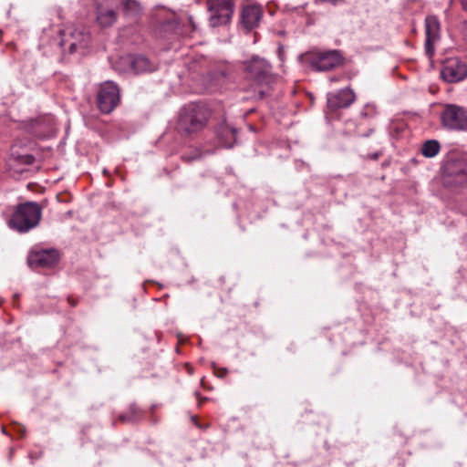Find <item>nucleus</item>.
<instances>
[{
    "instance_id": "14",
    "label": "nucleus",
    "mask_w": 467,
    "mask_h": 467,
    "mask_svg": "<svg viewBox=\"0 0 467 467\" xmlns=\"http://www.w3.org/2000/svg\"><path fill=\"white\" fill-rule=\"evenodd\" d=\"M356 99L351 88H343L334 93L327 94V107L331 110L349 107Z\"/></svg>"
},
{
    "instance_id": "5",
    "label": "nucleus",
    "mask_w": 467,
    "mask_h": 467,
    "mask_svg": "<svg viewBox=\"0 0 467 467\" xmlns=\"http://www.w3.org/2000/svg\"><path fill=\"white\" fill-rule=\"evenodd\" d=\"M210 24L212 26L226 25L230 22L234 7V0H208Z\"/></svg>"
},
{
    "instance_id": "15",
    "label": "nucleus",
    "mask_w": 467,
    "mask_h": 467,
    "mask_svg": "<svg viewBox=\"0 0 467 467\" xmlns=\"http://www.w3.org/2000/svg\"><path fill=\"white\" fill-rule=\"evenodd\" d=\"M262 16L263 10L260 5H247L242 9L241 21L246 29L251 30L259 25Z\"/></svg>"
},
{
    "instance_id": "12",
    "label": "nucleus",
    "mask_w": 467,
    "mask_h": 467,
    "mask_svg": "<svg viewBox=\"0 0 467 467\" xmlns=\"http://www.w3.org/2000/svg\"><path fill=\"white\" fill-rule=\"evenodd\" d=\"M55 119L51 115H45L31 119L26 125V131L36 138H46L54 132Z\"/></svg>"
},
{
    "instance_id": "28",
    "label": "nucleus",
    "mask_w": 467,
    "mask_h": 467,
    "mask_svg": "<svg viewBox=\"0 0 467 467\" xmlns=\"http://www.w3.org/2000/svg\"><path fill=\"white\" fill-rule=\"evenodd\" d=\"M17 431L21 434V436H23L26 432V429L21 425H17Z\"/></svg>"
},
{
    "instance_id": "25",
    "label": "nucleus",
    "mask_w": 467,
    "mask_h": 467,
    "mask_svg": "<svg viewBox=\"0 0 467 467\" xmlns=\"http://www.w3.org/2000/svg\"><path fill=\"white\" fill-rule=\"evenodd\" d=\"M53 265H39V264H36V265H29V266L31 267V269L35 272H37V273H42L41 269L43 268H49L51 267Z\"/></svg>"
},
{
    "instance_id": "24",
    "label": "nucleus",
    "mask_w": 467,
    "mask_h": 467,
    "mask_svg": "<svg viewBox=\"0 0 467 467\" xmlns=\"http://www.w3.org/2000/svg\"><path fill=\"white\" fill-rule=\"evenodd\" d=\"M213 368L214 369V373L215 375L218 377V378H223L227 375L228 373V369L226 368H217L215 364L213 363Z\"/></svg>"
},
{
    "instance_id": "26",
    "label": "nucleus",
    "mask_w": 467,
    "mask_h": 467,
    "mask_svg": "<svg viewBox=\"0 0 467 467\" xmlns=\"http://www.w3.org/2000/svg\"><path fill=\"white\" fill-rule=\"evenodd\" d=\"M118 420L122 422V423H126V422H133L132 421V417L128 415L127 413H123V414H120L118 418Z\"/></svg>"
},
{
    "instance_id": "17",
    "label": "nucleus",
    "mask_w": 467,
    "mask_h": 467,
    "mask_svg": "<svg viewBox=\"0 0 467 467\" xmlns=\"http://www.w3.org/2000/svg\"><path fill=\"white\" fill-rule=\"evenodd\" d=\"M108 1L100 0L97 4V21L103 27L112 26L117 19L116 12L110 7L104 6Z\"/></svg>"
},
{
    "instance_id": "4",
    "label": "nucleus",
    "mask_w": 467,
    "mask_h": 467,
    "mask_svg": "<svg viewBox=\"0 0 467 467\" xmlns=\"http://www.w3.org/2000/svg\"><path fill=\"white\" fill-rule=\"evenodd\" d=\"M245 78L257 87L269 86L275 80L272 66L263 57L253 56L243 62Z\"/></svg>"
},
{
    "instance_id": "3",
    "label": "nucleus",
    "mask_w": 467,
    "mask_h": 467,
    "mask_svg": "<svg viewBox=\"0 0 467 467\" xmlns=\"http://www.w3.org/2000/svg\"><path fill=\"white\" fill-rule=\"evenodd\" d=\"M343 57L338 50H310L300 56L303 65L315 71H327L343 64Z\"/></svg>"
},
{
    "instance_id": "18",
    "label": "nucleus",
    "mask_w": 467,
    "mask_h": 467,
    "mask_svg": "<svg viewBox=\"0 0 467 467\" xmlns=\"http://www.w3.org/2000/svg\"><path fill=\"white\" fill-rule=\"evenodd\" d=\"M155 20L161 28L167 31L174 30L177 26L176 14L164 8L157 10Z\"/></svg>"
},
{
    "instance_id": "9",
    "label": "nucleus",
    "mask_w": 467,
    "mask_h": 467,
    "mask_svg": "<svg viewBox=\"0 0 467 467\" xmlns=\"http://www.w3.org/2000/svg\"><path fill=\"white\" fill-rule=\"evenodd\" d=\"M441 78L448 83H456L467 77V65L457 57L447 58L441 71Z\"/></svg>"
},
{
    "instance_id": "27",
    "label": "nucleus",
    "mask_w": 467,
    "mask_h": 467,
    "mask_svg": "<svg viewBox=\"0 0 467 467\" xmlns=\"http://www.w3.org/2000/svg\"><path fill=\"white\" fill-rule=\"evenodd\" d=\"M67 301H68L69 305H70L71 306H73V307H74V306H76L78 305V299H76V298H74V297H72V296H68V297H67Z\"/></svg>"
},
{
    "instance_id": "6",
    "label": "nucleus",
    "mask_w": 467,
    "mask_h": 467,
    "mask_svg": "<svg viewBox=\"0 0 467 467\" xmlns=\"http://www.w3.org/2000/svg\"><path fill=\"white\" fill-rule=\"evenodd\" d=\"M119 102V90L112 81L102 83L97 94V106L100 112L110 113Z\"/></svg>"
},
{
    "instance_id": "22",
    "label": "nucleus",
    "mask_w": 467,
    "mask_h": 467,
    "mask_svg": "<svg viewBox=\"0 0 467 467\" xmlns=\"http://www.w3.org/2000/svg\"><path fill=\"white\" fill-rule=\"evenodd\" d=\"M14 165H32L36 161V158L31 154H24V155H18L15 156L13 158Z\"/></svg>"
},
{
    "instance_id": "8",
    "label": "nucleus",
    "mask_w": 467,
    "mask_h": 467,
    "mask_svg": "<svg viewBox=\"0 0 467 467\" xmlns=\"http://www.w3.org/2000/svg\"><path fill=\"white\" fill-rule=\"evenodd\" d=\"M443 182L448 187L463 188L467 186V169L462 161H448L443 168Z\"/></svg>"
},
{
    "instance_id": "16",
    "label": "nucleus",
    "mask_w": 467,
    "mask_h": 467,
    "mask_svg": "<svg viewBox=\"0 0 467 467\" xmlns=\"http://www.w3.org/2000/svg\"><path fill=\"white\" fill-rule=\"evenodd\" d=\"M121 59L125 64L129 65L130 69L136 74L151 71L153 69L150 61L144 56L128 55Z\"/></svg>"
},
{
    "instance_id": "31",
    "label": "nucleus",
    "mask_w": 467,
    "mask_h": 467,
    "mask_svg": "<svg viewBox=\"0 0 467 467\" xmlns=\"http://www.w3.org/2000/svg\"><path fill=\"white\" fill-rule=\"evenodd\" d=\"M18 297H19V296H18L17 294H15V295H14V298H15L16 300H17V299H18Z\"/></svg>"
},
{
    "instance_id": "29",
    "label": "nucleus",
    "mask_w": 467,
    "mask_h": 467,
    "mask_svg": "<svg viewBox=\"0 0 467 467\" xmlns=\"http://www.w3.org/2000/svg\"><path fill=\"white\" fill-rule=\"evenodd\" d=\"M463 10L467 11V0H460Z\"/></svg>"
},
{
    "instance_id": "19",
    "label": "nucleus",
    "mask_w": 467,
    "mask_h": 467,
    "mask_svg": "<svg viewBox=\"0 0 467 467\" xmlns=\"http://www.w3.org/2000/svg\"><path fill=\"white\" fill-rule=\"evenodd\" d=\"M217 138L223 147L231 148L236 140V130L227 123H222L216 130Z\"/></svg>"
},
{
    "instance_id": "30",
    "label": "nucleus",
    "mask_w": 467,
    "mask_h": 467,
    "mask_svg": "<svg viewBox=\"0 0 467 467\" xmlns=\"http://www.w3.org/2000/svg\"><path fill=\"white\" fill-rule=\"evenodd\" d=\"M189 23L191 24V26H192V28H193V29H195V28H196L195 24L193 23V21H192V17H190V18H189Z\"/></svg>"
},
{
    "instance_id": "11",
    "label": "nucleus",
    "mask_w": 467,
    "mask_h": 467,
    "mask_svg": "<svg viewBox=\"0 0 467 467\" xmlns=\"http://www.w3.org/2000/svg\"><path fill=\"white\" fill-rule=\"evenodd\" d=\"M425 51L431 57L434 54V45L441 38V23L434 15H429L425 18Z\"/></svg>"
},
{
    "instance_id": "13",
    "label": "nucleus",
    "mask_w": 467,
    "mask_h": 467,
    "mask_svg": "<svg viewBox=\"0 0 467 467\" xmlns=\"http://www.w3.org/2000/svg\"><path fill=\"white\" fill-rule=\"evenodd\" d=\"M90 36L78 29L68 28L62 34V45H68L70 53L88 47Z\"/></svg>"
},
{
    "instance_id": "23",
    "label": "nucleus",
    "mask_w": 467,
    "mask_h": 467,
    "mask_svg": "<svg viewBox=\"0 0 467 467\" xmlns=\"http://www.w3.org/2000/svg\"><path fill=\"white\" fill-rule=\"evenodd\" d=\"M126 413L128 415L131 416L132 417V421L135 422L139 419V417L140 415V410L138 408V406L133 403V404L130 405L129 410Z\"/></svg>"
},
{
    "instance_id": "21",
    "label": "nucleus",
    "mask_w": 467,
    "mask_h": 467,
    "mask_svg": "<svg viewBox=\"0 0 467 467\" xmlns=\"http://www.w3.org/2000/svg\"><path fill=\"white\" fill-rule=\"evenodd\" d=\"M441 150V145L438 140H430L425 141L420 149L421 154L426 158H432L436 156Z\"/></svg>"
},
{
    "instance_id": "20",
    "label": "nucleus",
    "mask_w": 467,
    "mask_h": 467,
    "mask_svg": "<svg viewBox=\"0 0 467 467\" xmlns=\"http://www.w3.org/2000/svg\"><path fill=\"white\" fill-rule=\"evenodd\" d=\"M120 5L124 14L130 16H139L142 10L138 0H120Z\"/></svg>"
},
{
    "instance_id": "7",
    "label": "nucleus",
    "mask_w": 467,
    "mask_h": 467,
    "mask_svg": "<svg viewBox=\"0 0 467 467\" xmlns=\"http://www.w3.org/2000/svg\"><path fill=\"white\" fill-rule=\"evenodd\" d=\"M442 125L450 130H464L467 129V110L462 107L447 104L441 114Z\"/></svg>"
},
{
    "instance_id": "1",
    "label": "nucleus",
    "mask_w": 467,
    "mask_h": 467,
    "mask_svg": "<svg viewBox=\"0 0 467 467\" xmlns=\"http://www.w3.org/2000/svg\"><path fill=\"white\" fill-rule=\"evenodd\" d=\"M210 116L211 111L206 105L190 103L180 110L177 129L185 135L199 132L205 128Z\"/></svg>"
},
{
    "instance_id": "10",
    "label": "nucleus",
    "mask_w": 467,
    "mask_h": 467,
    "mask_svg": "<svg viewBox=\"0 0 467 467\" xmlns=\"http://www.w3.org/2000/svg\"><path fill=\"white\" fill-rule=\"evenodd\" d=\"M61 259L62 253L58 249L37 244L29 250L26 263H57Z\"/></svg>"
},
{
    "instance_id": "2",
    "label": "nucleus",
    "mask_w": 467,
    "mask_h": 467,
    "mask_svg": "<svg viewBox=\"0 0 467 467\" xmlns=\"http://www.w3.org/2000/svg\"><path fill=\"white\" fill-rule=\"evenodd\" d=\"M41 217L42 209L39 204L26 202L16 207L7 220V225L19 234H26L39 224Z\"/></svg>"
}]
</instances>
